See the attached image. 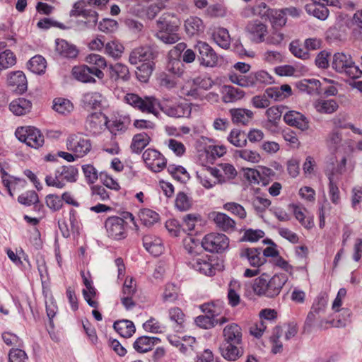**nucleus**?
<instances>
[{"label": "nucleus", "instance_id": "1", "mask_svg": "<svg viewBox=\"0 0 362 362\" xmlns=\"http://www.w3.org/2000/svg\"><path fill=\"white\" fill-rule=\"evenodd\" d=\"M124 101L143 113L152 114L158 117V107L166 115L171 117H188L192 108L187 103H174L167 99L159 101L154 96L140 97L135 93H127Z\"/></svg>", "mask_w": 362, "mask_h": 362}, {"label": "nucleus", "instance_id": "2", "mask_svg": "<svg viewBox=\"0 0 362 362\" xmlns=\"http://www.w3.org/2000/svg\"><path fill=\"white\" fill-rule=\"evenodd\" d=\"M288 281L287 274L284 273L276 274L272 277L263 273L254 280L252 290L258 296L274 298L280 294Z\"/></svg>", "mask_w": 362, "mask_h": 362}, {"label": "nucleus", "instance_id": "3", "mask_svg": "<svg viewBox=\"0 0 362 362\" xmlns=\"http://www.w3.org/2000/svg\"><path fill=\"white\" fill-rule=\"evenodd\" d=\"M181 22L173 13H163L156 22V37L165 44H174L180 40L178 30Z\"/></svg>", "mask_w": 362, "mask_h": 362}, {"label": "nucleus", "instance_id": "4", "mask_svg": "<svg viewBox=\"0 0 362 362\" xmlns=\"http://www.w3.org/2000/svg\"><path fill=\"white\" fill-rule=\"evenodd\" d=\"M332 66L337 72L351 78H358L362 76V71L356 65L351 56L344 52H337L333 55Z\"/></svg>", "mask_w": 362, "mask_h": 362}, {"label": "nucleus", "instance_id": "5", "mask_svg": "<svg viewBox=\"0 0 362 362\" xmlns=\"http://www.w3.org/2000/svg\"><path fill=\"white\" fill-rule=\"evenodd\" d=\"M78 170L73 166H62L57 169L54 174H49L45 177L47 186L59 189L63 188L66 182H73L76 180Z\"/></svg>", "mask_w": 362, "mask_h": 362}, {"label": "nucleus", "instance_id": "6", "mask_svg": "<svg viewBox=\"0 0 362 362\" xmlns=\"http://www.w3.org/2000/svg\"><path fill=\"white\" fill-rule=\"evenodd\" d=\"M201 245L206 251L221 253L228 247L229 239L223 233H210L203 238Z\"/></svg>", "mask_w": 362, "mask_h": 362}, {"label": "nucleus", "instance_id": "7", "mask_svg": "<svg viewBox=\"0 0 362 362\" xmlns=\"http://www.w3.org/2000/svg\"><path fill=\"white\" fill-rule=\"evenodd\" d=\"M15 135L19 141L34 148H38L44 144V136L34 127H18L15 132Z\"/></svg>", "mask_w": 362, "mask_h": 362}, {"label": "nucleus", "instance_id": "8", "mask_svg": "<svg viewBox=\"0 0 362 362\" xmlns=\"http://www.w3.org/2000/svg\"><path fill=\"white\" fill-rule=\"evenodd\" d=\"M66 148L78 158H82L91 150V142L81 134H71L66 139Z\"/></svg>", "mask_w": 362, "mask_h": 362}, {"label": "nucleus", "instance_id": "9", "mask_svg": "<svg viewBox=\"0 0 362 362\" xmlns=\"http://www.w3.org/2000/svg\"><path fill=\"white\" fill-rule=\"evenodd\" d=\"M105 227L107 236L113 240H120L127 236V222L121 217L113 216L107 218Z\"/></svg>", "mask_w": 362, "mask_h": 362}, {"label": "nucleus", "instance_id": "10", "mask_svg": "<svg viewBox=\"0 0 362 362\" xmlns=\"http://www.w3.org/2000/svg\"><path fill=\"white\" fill-rule=\"evenodd\" d=\"M146 166L153 172L158 173L166 167V159L157 150L147 148L142 155Z\"/></svg>", "mask_w": 362, "mask_h": 362}, {"label": "nucleus", "instance_id": "11", "mask_svg": "<svg viewBox=\"0 0 362 362\" xmlns=\"http://www.w3.org/2000/svg\"><path fill=\"white\" fill-rule=\"evenodd\" d=\"M196 48L199 52L198 58L201 64L209 67L217 65L218 57L209 44L199 41L197 42Z\"/></svg>", "mask_w": 362, "mask_h": 362}, {"label": "nucleus", "instance_id": "12", "mask_svg": "<svg viewBox=\"0 0 362 362\" xmlns=\"http://www.w3.org/2000/svg\"><path fill=\"white\" fill-rule=\"evenodd\" d=\"M245 30L256 43L264 42L269 34L267 25L258 19L250 21L245 26Z\"/></svg>", "mask_w": 362, "mask_h": 362}, {"label": "nucleus", "instance_id": "13", "mask_svg": "<svg viewBox=\"0 0 362 362\" xmlns=\"http://www.w3.org/2000/svg\"><path fill=\"white\" fill-rule=\"evenodd\" d=\"M156 57V54L150 47H139L134 49L129 54V62L133 65L139 63L152 62Z\"/></svg>", "mask_w": 362, "mask_h": 362}, {"label": "nucleus", "instance_id": "14", "mask_svg": "<svg viewBox=\"0 0 362 362\" xmlns=\"http://www.w3.org/2000/svg\"><path fill=\"white\" fill-rule=\"evenodd\" d=\"M212 173L215 174V177L218 180V184L226 183V182L235 178L237 175V171L234 166L229 163H220L216 168H211Z\"/></svg>", "mask_w": 362, "mask_h": 362}, {"label": "nucleus", "instance_id": "15", "mask_svg": "<svg viewBox=\"0 0 362 362\" xmlns=\"http://www.w3.org/2000/svg\"><path fill=\"white\" fill-rule=\"evenodd\" d=\"M86 62L93 69V75L98 79L102 80L105 77L103 69L107 67V61L105 57L97 54H90L86 57Z\"/></svg>", "mask_w": 362, "mask_h": 362}, {"label": "nucleus", "instance_id": "16", "mask_svg": "<svg viewBox=\"0 0 362 362\" xmlns=\"http://www.w3.org/2000/svg\"><path fill=\"white\" fill-rule=\"evenodd\" d=\"M81 275L83 279V284L86 286V288L82 291L83 298L90 307L97 308L98 307V302L94 299L96 296V290L93 286V282L90 279V274L89 273L86 274V273L82 271L81 272Z\"/></svg>", "mask_w": 362, "mask_h": 362}, {"label": "nucleus", "instance_id": "17", "mask_svg": "<svg viewBox=\"0 0 362 362\" xmlns=\"http://www.w3.org/2000/svg\"><path fill=\"white\" fill-rule=\"evenodd\" d=\"M191 267L206 276H213L216 273V268L208 258L207 255L193 259L189 262Z\"/></svg>", "mask_w": 362, "mask_h": 362}, {"label": "nucleus", "instance_id": "18", "mask_svg": "<svg viewBox=\"0 0 362 362\" xmlns=\"http://www.w3.org/2000/svg\"><path fill=\"white\" fill-rule=\"evenodd\" d=\"M284 122L289 126L296 127L301 131L309 128L308 119L301 113L296 111H288L284 116Z\"/></svg>", "mask_w": 362, "mask_h": 362}, {"label": "nucleus", "instance_id": "19", "mask_svg": "<svg viewBox=\"0 0 362 362\" xmlns=\"http://www.w3.org/2000/svg\"><path fill=\"white\" fill-rule=\"evenodd\" d=\"M143 245L145 249L154 256L161 255L164 250L162 240L152 234H148L143 237Z\"/></svg>", "mask_w": 362, "mask_h": 362}, {"label": "nucleus", "instance_id": "20", "mask_svg": "<svg viewBox=\"0 0 362 362\" xmlns=\"http://www.w3.org/2000/svg\"><path fill=\"white\" fill-rule=\"evenodd\" d=\"M341 315L344 318L337 320H329L326 319L320 320L316 324V327L320 330L327 329L329 327H345L348 322H350L351 312L347 309L341 310Z\"/></svg>", "mask_w": 362, "mask_h": 362}, {"label": "nucleus", "instance_id": "21", "mask_svg": "<svg viewBox=\"0 0 362 362\" xmlns=\"http://www.w3.org/2000/svg\"><path fill=\"white\" fill-rule=\"evenodd\" d=\"M105 97L98 91H88L85 93L81 99V103L86 108L97 110L102 107Z\"/></svg>", "mask_w": 362, "mask_h": 362}, {"label": "nucleus", "instance_id": "22", "mask_svg": "<svg viewBox=\"0 0 362 362\" xmlns=\"http://www.w3.org/2000/svg\"><path fill=\"white\" fill-rule=\"evenodd\" d=\"M240 256L241 258H246L250 266L254 267H259L266 262V259L264 257V255H262L260 249H243L241 250Z\"/></svg>", "mask_w": 362, "mask_h": 362}, {"label": "nucleus", "instance_id": "23", "mask_svg": "<svg viewBox=\"0 0 362 362\" xmlns=\"http://www.w3.org/2000/svg\"><path fill=\"white\" fill-rule=\"evenodd\" d=\"M8 85L14 88V90L21 93L27 89V80L23 71H17L11 73L7 79Z\"/></svg>", "mask_w": 362, "mask_h": 362}, {"label": "nucleus", "instance_id": "24", "mask_svg": "<svg viewBox=\"0 0 362 362\" xmlns=\"http://www.w3.org/2000/svg\"><path fill=\"white\" fill-rule=\"evenodd\" d=\"M230 114L233 123L242 125H247L254 116L252 110L245 108L230 109Z\"/></svg>", "mask_w": 362, "mask_h": 362}, {"label": "nucleus", "instance_id": "25", "mask_svg": "<svg viewBox=\"0 0 362 362\" xmlns=\"http://www.w3.org/2000/svg\"><path fill=\"white\" fill-rule=\"evenodd\" d=\"M223 334L226 342L240 345L242 342V330L238 325L231 323L226 325L223 329Z\"/></svg>", "mask_w": 362, "mask_h": 362}, {"label": "nucleus", "instance_id": "26", "mask_svg": "<svg viewBox=\"0 0 362 362\" xmlns=\"http://www.w3.org/2000/svg\"><path fill=\"white\" fill-rule=\"evenodd\" d=\"M74 77L83 83H95L96 80L93 76V70L88 65L74 66L72 69Z\"/></svg>", "mask_w": 362, "mask_h": 362}, {"label": "nucleus", "instance_id": "27", "mask_svg": "<svg viewBox=\"0 0 362 362\" xmlns=\"http://www.w3.org/2000/svg\"><path fill=\"white\" fill-rule=\"evenodd\" d=\"M266 95L269 98L276 101H281L292 95V89L288 84L281 86L270 87L265 90Z\"/></svg>", "mask_w": 362, "mask_h": 362}, {"label": "nucleus", "instance_id": "28", "mask_svg": "<svg viewBox=\"0 0 362 362\" xmlns=\"http://www.w3.org/2000/svg\"><path fill=\"white\" fill-rule=\"evenodd\" d=\"M212 218L216 226L225 232L233 231L235 228V221L226 214L214 212Z\"/></svg>", "mask_w": 362, "mask_h": 362}, {"label": "nucleus", "instance_id": "29", "mask_svg": "<svg viewBox=\"0 0 362 362\" xmlns=\"http://www.w3.org/2000/svg\"><path fill=\"white\" fill-rule=\"evenodd\" d=\"M185 29L189 36H194L204 31V26L201 18L190 16L185 21Z\"/></svg>", "mask_w": 362, "mask_h": 362}, {"label": "nucleus", "instance_id": "30", "mask_svg": "<svg viewBox=\"0 0 362 362\" xmlns=\"http://www.w3.org/2000/svg\"><path fill=\"white\" fill-rule=\"evenodd\" d=\"M221 351L222 356L230 361H236L243 354V349L240 345L230 342H226Z\"/></svg>", "mask_w": 362, "mask_h": 362}, {"label": "nucleus", "instance_id": "31", "mask_svg": "<svg viewBox=\"0 0 362 362\" xmlns=\"http://www.w3.org/2000/svg\"><path fill=\"white\" fill-rule=\"evenodd\" d=\"M158 341L159 339L157 337L142 336L136 339L133 347L137 352L145 353L151 350Z\"/></svg>", "mask_w": 362, "mask_h": 362}, {"label": "nucleus", "instance_id": "32", "mask_svg": "<svg viewBox=\"0 0 362 362\" xmlns=\"http://www.w3.org/2000/svg\"><path fill=\"white\" fill-rule=\"evenodd\" d=\"M32 107L29 100L19 98L13 100L9 105L10 110L16 115L21 116L28 113Z\"/></svg>", "mask_w": 362, "mask_h": 362}, {"label": "nucleus", "instance_id": "33", "mask_svg": "<svg viewBox=\"0 0 362 362\" xmlns=\"http://www.w3.org/2000/svg\"><path fill=\"white\" fill-rule=\"evenodd\" d=\"M115 331L124 338L131 337L136 331L133 322L128 320H122L114 323Z\"/></svg>", "mask_w": 362, "mask_h": 362}, {"label": "nucleus", "instance_id": "34", "mask_svg": "<svg viewBox=\"0 0 362 362\" xmlns=\"http://www.w3.org/2000/svg\"><path fill=\"white\" fill-rule=\"evenodd\" d=\"M320 86V81L315 78L303 79L297 83V87L300 91L310 95L319 94Z\"/></svg>", "mask_w": 362, "mask_h": 362}, {"label": "nucleus", "instance_id": "35", "mask_svg": "<svg viewBox=\"0 0 362 362\" xmlns=\"http://www.w3.org/2000/svg\"><path fill=\"white\" fill-rule=\"evenodd\" d=\"M228 321V319L225 316H221L219 320H214L211 316L208 314L204 315H199L195 318L196 325L203 329H211L216 325H223Z\"/></svg>", "mask_w": 362, "mask_h": 362}, {"label": "nucleus", "instance_id": "36", "mask_svg": "<svg viewBox=\"0 0 362 362\" xmlns=\"http://www.w3.org/2000/svg\"><path fill=\"white\" fill-rule=\"evenodd\" d=\"M223 101L226 103H234L245 96V92L231 86H224L222 89Z\"/></svg>", "mask_w": 362, "mask_h": 362}, {"label": "nucleus", "instance_id": "37", "mask_svg": "<svg viewBox=\"0 0 362 362\" xmlns=\"http://www.w3.org/2000/svg\"><path fill=\"white\" fill-rule=\"evenodd\" d=\"M56 51L62 56L67 58H75L78 54L76 47L64 40H56Z\"/></svg>", "mask_w": 362, "mask_h": 362}, {"label": "nucleus", "instance_id": "38", "mask_svg": "<svg viewBox=\"0 0 362 362\" xmlns=\"http://www.w3.org/2000/svg\"><path fill=\"white\" fill-rule=\"evenodd\" d=\"M317 112L321 114H332L338 109V104L334 99H319L314 103Z\"/></svg>", "mask_w": 362, "mask_h": 362}, {"label": "nucleus", "instance_id": "39", "mask_svg": "<svg viewBox=\"0 0 362 362\" xmlns=\"http://www.w3.org/2000/svg\"><path fill=\"white\" fill-rule=\"evenodd\" d=\"M214 42L223 49H228L230 45V37L227 29L216 28L212 34Z\"/></svg>", "mask_w": 362, "mask_h": 362}, {"label": "nucleus", "instance_id": "40", "mask_svg": "<svg viewBox=\"0 0 362 362\" xmlns=\"http://www.w3.org/2000/svg\"><path fill=\"white\" fill-rule=\"evenodd\" d=\"M211 167L203 168L197 172V177L200 183L206 189L213 187L218 184V180L215 177V174L212 173Z\"/></svg>", "mask_w": 362, "mask_h": 362}, {"label": "nucleus", "instance_id": "41", "mask_svg": "<svg viewBox=\"0 0 362 362\" xmlns=\"http://www.w3.org/2000/svg\"><path fill=\"white\" fill-rule=\"evenodd\" d=\"M79 4L76 3L74 4V9L71 11L72 16H82L86 18L84 23L88 28L93 27L98 22V14L94 11H78Z\"/></svg>", "mask_w": 362, "mask_h": 362}, {"label": "nucleus", "instance_id": "42", "mask_svg": "<svg viewBox=\"0 0 362 362\" xmlns=\"http://www.w3.org/2000/svg\"><path fill=\"white\" fill-rule=\"evenodd\" d=\"M150 141L151 137L145 132L135 134L132 139L131 149L133 153H140Z\"/></svg>", "mask_w": 362, "mask_h": 362}, {"label": "nucleus", "instance_id": "43", "mask_svg": "<svg viewBox=\"0 0 362 362\" xmlns=\"http://www.w3.org/2000/svg\"><path fill=\"white\" fill-rule=\"evenodd\" d=\"M240 283L237 280H231L228 285V298L232 307L237 306L240 301Z\"/></svg>", "mask_w": 362, "mask_h": 362}, {"label": "nucleus", "instance_id": "44", "mask_svg": "<svg viewBox=\"0 0 362 362\" xmlns=\"http://www.w3.org/2000/svg\"><path fill=\"white\" fill-rule=\"evenodd\" d=\"M293 208L296 218L305 228L310 229L314 226L313 218L305 214L307 211L305 208L296 205H293Z\"/></svg>", "mask_w": 362, "mask_h": 362}, {"label": "nucleus", "instance_id": "45", "mask_svg": "<svg viewBox=\"0 0 362 362\" xmlns=\"http://www.w3.org/2000/svg\"><path fill=\"white\" fill-rule=\"evenodd\" d=\"M183 247L185 251L192 257H197L202 252V245L198 240L192 236H187L183 240Z\"/></svg>", "mask_w": 362, "mask_h": 362}, {"label": "nucleus", "instance_id": "46", "mask_svg": "<svg viewBox=\"0 0 362 362\" xmlns=\"http://www.w3.org/2000/svg\"><path fill=\"white\" fill-rule=\"evenodd\" d=\"M305 9L308 14L313 15L320 20H325L329 14V11L326 6L313 2L306 4Z\"/></svg>", "mask_w": 362, "mask_h": 362}, {"label": "nucleus", "instance_id": "47", "mask_svg": "<svg viewBox=\"0 0 362 362\" xmlns=\"http://www.w3.org/2000/svg\"><path fill=\"white\" fill-rule=\"evenodd\" d=\"M272 28H281L287 22V18L281 9H272L268 16Z\"/></svg>", "mask_w": 362, "mask_h": 362}, {"label": "nucleus", "instance_id": "48", "mask_svg": "<svg viewBox=\"0 0 362 362\" xmlns=\"http://www.w3.org/2000/svg\"><path fill=\"white\" fill-rule=\"evenodd\" d=\"M202 310L205 313L211 316L214 320H219L218 316H221L224 308L221 303H204L201 306Z\"/></svg>", "mask_w": 362, "mask_h": 362}, {"label": "nucleus", "instance_id": "49", "mask_svg": "<svg viewBox=\"0 0 362 362\" xmlns=\"http://www.w3.org/2000/svg\"><path fill=\"white\" fill-rule=\"evenodd\" d=\"M228 78L233 83L237 84L241 87H254L251 73L246 76L231 72L229 74Z\"/></svg>", "mask_w": 362, "mask_h": 362}, {"label": "nucleus", "instance_id": "50", "mask_svg": "<svg viewBox=\"0 0 362 362\" xmlns=\"http://www.w3.org/2000/svg\"><path fill=\"white\" fill-rule=\"evenodd\" d=\"M154 65L153 60L141 63L137 67V71L136 72L138 79L142 82L147 81L153 71Z\"/></svg>", "mask_w": 362, "mask_h": 362}, {"label": "nucleus", "instance_id": "51", "mask_svg": "<svg viewBox=\"0 0 362 362\" xmlns=\"http://www.w3.org/2000/svg\"><path fill=\"white\" fill-rule=\"evenodd\" d=\"M47 67V62L45 59L40 56L36 55L32 57L28 63L29 69L35 74H43Z\"/></svg>", "mask_w": 362, "mask_h": 362}, {"label": "nucleus", "instance_id": "52", "mask_svg": "<svg viewBox=\"0 0 362 362\" xmlns=\"http://www.w3.org/2000/svg\"><path fill=\"white\" fill-rule=\"evenodd\" d=\"M139 218L145 226H151L159 221L160 216L158 213L150 209H144L139 212Z\"/></svg>", "mask_w": 362, "mask_h": 362}, {"label": "nucleus", "instance_id": "53", "mask_svg": "<svg viewBox=\"0 0 362 362\" xmlns=\"http://www.w3.org/2000/svg\"><path fill=\"white\" fill-rule=\"evenodd\" d=\"M272 9L269 8L264 2H260L254 6H250L245 9V16H249L250 14L253 16H258L264 17L269 16V12Z\"/></svg>", "mask_w": 362, "mask_h": 362}, {"label": "nucleus", "instance_id": "54", "mask_svg": "<svg viewBox=\"0 0 362 362\" xmlns=\"http://www.w3.org/2000/svg\"><path fill=\"white\" fill-rule=\"evenodd\" d=\"M123 52V45L117 40L108 42L105 45V54L114 59L119 58Z\"/></svg>", "mask_w": 362, "mask_h": 362}, {"label": "nucleus", "instance_id": "55", "mask_svg": "<svg viewBox=\"0 0 362 362\" xmlns=\"http://www.w3.org/2000/svg\"><path fill=\"white\" fill-rule=\"evenodd\" d=\"M290 52L297 58L306 60L310 58V53L298 40L292 41L289 45Z\"/></svg>", "mask_w": 362, "mask_h": 362}, {"label": "nucleus", "instance_id": "56", "mask_svg": "<svg viewBox=\"0 0 362 362\" xmlns=\"http://www.w3.org/2000/svg\"><path fill=\"white\" fill-rule=\"evenodd\" d=\"M110 69L113 74L112 77L115 80L122 79V81H128L130 77L128 67L121 63H117L110 66Z\"/></svg>", "mask_w": 362, "mask_h": 362}, {"label": "nucleus", "instance_id": "57", "mask_svg": "<svg viewBox=\"0 0 362 362\" xmlns=\"http://www.w3.org/2000/svg\"><path fill=\"white\" fill-rule=\"evenodd\" d=\"M285 35L279 28H272L270 33L266 36V40L264 42L269 45L280 46L284 40Z\"/></svg>", "mask_w": 362, "mask_h": 362}, {"label": "nucleus", "instance_id": "58", "mask_svg": "<svg viewBox=\"0 0 362 362\" xmlns=\"http://www.w3.org/2000/svg\"><path fill=\"white\" fill-rule=\"evenodd\" d=\"M53 109L59 114L66 115L73 110L74 105L67 99L56 98L54 100Z\"/></svg>", "mask_w": 362, "mask_h": 362}, {"label": "nucleus", "instance_id": "59", "mask_svg": "<svg viewBox=\"0 0 362 362\" xmlns=\"http://www.w3.org/2000/svg\"><path fill=\"white\" fill-rule=\"evenodd\" d=\"M16 62V56L9 49L0 53V71L13 66Z\"/></svg>", "mask_w": 362, "mask_h": 362}, {"label": "nucleus", "instance_id": "60", "mask_svg": "<svg viewBox=\"0 0 362 362\" xmlns=\"http://www.w3.org/2000/svg\"><path fill=\"white\" fill-rule=\"evenodd\" d=\"M235 154L243 160L252 163H257L262 158L260 154L257 151L246 148L237 151Z\"/></svg>", "mask_w": 362, "mask_h": 362}, {"label": "nucleus", "instance_id": "61", "mask_svg": "<svg viewBox=\"0 0 362 362\" xmlns=\"http://www.w3.org/2000/svg\"><path fill=\"white\" fill-rule=\"evenodd\" d=\"M251 74L254 87L261 84H271L273 82L272 76L265 71L261 70Z\"/></svg>", "mask_w": 362, "mask_h": 362}, {"label": "nucleus", "instance_id": "62", "mask_svg": "<svg viewBox=\"0 0 362 362\" xmlns=\"http://www.w3.org/2000/svg\"><path fill=\"white\" fill-rule=\"evenodd\" d=\"M170 320L176 325L175 328H182L185 322V315L182 310L177 307L171 308L168 310Z\"/></svg>", "mask_w": 362, "mask_h": 362}, {"label": "nucleus", "instance_id": "63", "mask_svg": "<svg viewBox=\"0 0 362 362\" xmlns=\"http://www.w3.org/2000/svg\"><path fill=\"white\" fill-rule=\"evenodd\" d=\"M228 141L233 145L238 147H243L247 143V136L245 134L239 129H233L228 137Z\"/></svg>", "mask_w": 362, "mask_h": 362}, {"label": "nucleus", "instance_id": "64", "mask_svg": "<svg viewBox=\"0 0 362 362\" xmlns=\"http://www.w3.org/2000/svg\"><path fill=\"white\" fill-rule=\"evenodd\" d=\"M178 298V290L173 284H167L165 286L162 299L164 303H174Z\"/></svg>", "mask_w": 362, "mask_h": 362}]
</instances>
